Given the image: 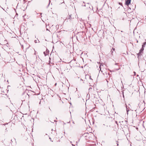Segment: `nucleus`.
<instances>
[{"mask_svg":"<svg viewBox=\"0 0 146 146\" xmlns=\"http://www.w3.org/2000/svg\"><path fill=\"white\" fill-rule=\"evenodd\" d=\"M131 0H126L125 1V5L127 6H128L131 3Z\"/></svg>","mask_w":146,"mask_h":146,"instance_id":"obj_1","label":"nucleus"},{"mask_svg":"<svg viewBox=\"0 0 146 146\" xmlns=\"http://www.w3.org/2000/svg\"><path fill=\"white\" fill-rule=\"evenodd\" d=\"M89 133H84V134H83V135L84 137H86V138H87V137H88V136H89Z\"/></svg>","mask_w":146,"mask_h":146,"instance_id":"obj_2","label":"nucleus"},{"mask_svg":"<svg viewBox=\"0 0 146 146\" xmlns=\"http://www.w3.org/2000/svg\"><path fill=\"white\" fill-rule=\"evenodd\" d=\"M49 50L48 49H46V51L44 52V54L45 56H46L49 54Z\"/></svg>","mask_w":146,"mask_h":146,"instance_id":"obj_3","label":"nucleus"},{"mask_svg":"<svg viewBox=\"0 0 146 146\" xmlns=\"http://www.w3.org/2000/svg\"><path fill=\"white\" fill-rule=\"evenodd\" d=\"M144 50V48L142 47L141 49L140 50H139V52L141 53Z\"/></svg>","mask_w":146,"mask_h":146,"instance_id":"obj_4","label":"nucleus"},{"mask_svg":"<svg viewBox=\"0 0 146 146\" xmlns=\"http://www.w3.org/2000/svg\"><path fill=\"white\" fill-rule=\"evenodd\" d=\"M108 127V125L106 126L104 124H103L102 125V127L103 128H106V127Z\"/></svg>","mask_w":146,"mask_h":146,"instance_id":"obj_5","label":"nucleus"},{"mask_svg":"<svg viewBox=\"0 0 146 146\" xmlns=\"http://www.w3.org/2000/svg\"><path fill=\"white\" fill-rule=\"evenodd\" d=\"M126 111L127 112V114H128V111H129V109H128L127 108V106L126 105Z\"/></svg>","mask_w":146,"mask_h":146,"instance_id":"obj_6","label":"nucleus"},{"mask_svg":"<svg viewBox=\"0 0 146 146\" xmlns=\"http://www.w3.org/2000/svg\"><path fill=\"white\" fill-rule=\"evenodd\" d=\"M74 121H73L72 124L70 125V126L72 127H74Z\"/></svg>","mask_w":146,"mask_h":146,"instance_id":"obj_7","label":"nucleus"},{"mask_svg":"<svg viewBox=\"0 0 146 146\" xmlns=\"http://www.w3.org/2000/svg\"><path fill=\"white\" fill-rule=\"evenodd\" d=\"M71 15H69L68 17H67V19H71Z\"/></svg>","mask_w":146,"mask_h":146,"instance_id":"obj_8","label":"nucleus"},{"mask_svg":"<svg viewBox=\"0 0 146 146\" xmlns=\"http://www.w3.org/2000/svg\"><path fill=\"white\" fill-rule=\"evenodd\" d=\"M141 54V52H139V53L137 54V55H138V56H139Z\"/></svg>","mask_w":146,"mask_h":146,"instance_id":"obj_9","label":"nucleus"},{"mask_svg":"<svg viewBox=\"0 0 146 146\" xmlns=\"http://www.w3.org/2000/svg\"><path fill=\"white\" fill-rule=\"evenodd\" d=\"M82 6H85V7L86 6V5L85 4V5H84V4H83V3L82 4Z\"/></svg>","mask_w":146,"mask_h":146,"instance_id":"obj_10","label":"nucleus"},{"mask_svg":"<svg viewBox=\"0 0 146 146\" xmlns=\"http://www.w3.org/2000/svg\"><path fill=\"white\" fill-rule=\"evenodd\" d=\"M49 4H48V6H47L48 7V6H49V5H50V0H49Z\"/></svg>","mask_w":146,"mask_h":146,"instance_id":"obj_11","label":"nucleus"},{"mask_svg":"<svg viewBox=\"0 0 146 146\" xmlns=\"http://www.w3.org/2000/svg\"><path fill=\"white\" fill-rule=\"evenodd\" d=\"M7 128H6L5 129V132H7Z\"/></svg>","mask_w":146,"mask_h":146,"instance_id":"obj_12","label":"nucleus"},{"mask_svg":"<svg viewBox=\"0 0 146 146\" xmlns=\"http://www.w3.org/2000/svg\"><path fill=\"white\" fill-rule=\"evenodd\" d=\"M37 40H35V43H37Z\"/></svg>","mask_w":146,"mask_h":146,"instance_id":"obj_13","label":"nucleus"},{"mask_svg":"<svg viewBox=\"0 0 146 146\" xmlns=\"http://www.w3.org/2000/svg\"><path fill=\"white\" fill-rule=\"evenodd\" d=\"M115 123H116L117 124V125H118V123H117V121H115Z\"/></svg>","mask_w":146,"mask_h":146,"instance_id":"obj_14","label":"nucleus"},{"mask_svg":"<svg viewBox=\"0 0 146 146\" xmlns=\"http://www.w3.org/2000/svg\"><path fill=\"white\" fill-rule=\"evenodd\" d=\"M112 49L113 50H115V49L114 48H112Z\"/></svg>","mask_w":146,"mask_h":146,"instance_id":"obj_15","label":"nucleus"},{"mask_svg":"<svg viewBox=\"0 0 146 146\" xmlns=\"http://www.w3.org/2000/svg\"><path fill=\"white\" fill-rule=\"evenodd\" d=\"M90 79H92V78H91V76H90Z\"/></svg>","mask_w":146,"mask_h":146,"instance_id":"obj_16","label":"nucleus"},{"mask_svg":"<svg viewBox=\"0 0 146 146\" xmlns=\"http://www.w3.org/2000/svg\"><path fill=\"white\" fill-rule=\"evenodd\" d=\"M101 65H100V66H99V67H100V69H101Z\"/></svg>","mask_w":146,"mask_h":146,"instance_id":"obj_17","label":"nucleus"},{"mask_svg":"<svg viewBox=\"0 0 146 146\" xmlns=\"http://www.w3.org/2000/svg\"><path fill=\"white\" fill-rule=\"evenodd\" d=\"M49 139H50V140H51V139L50 137L49 138ZM51 141H52V142H53V141H52L51 140Z\"/></svg>","mask_w":146,"mask_h":146,"instance_id":"obj_18","label":"nucleus"},{"mask_svg":"<svg viewBox=\"0 0 146 146\" xmlns=\"http://www.w3.org/2000/svg\"><path fill=\"white\" fill-rule=\"evenodd\" d=\"M89 25H90V27L91 26V25L90 24Z\"/></svg>","mask_w":146,"mask_h":146,"instance_id":"obj_19","label":"nucleus"},{"mask_svg":"<svg viewBox=\"0 0 146 146\" xmlns=\"http://www.w3.org/2000/svg\"><path fill=\"white\" fill-rule=\"evenodd\" d=\"M70 123V121H69V122H68V123Z\"/></svg>","mask_w":146,"mask_h":146,"instance_id":"obj_20","label":"nucleus"},{"mask_svg":"<svg viewBox=\"0 0 146 146\" xmlns=\"http://www.w3.org/2000/svg\"><path fill=\"white\" fill-rule=\"evenodd\" d=\"M117 63H115V65H117Z\"/></svg>","mask_w":146,"mask_h":146,"instance_id":"obj_21","label":"nucleus"},{"mask_svg":"<svg viewBox=\"0 0 146 146\" xmlns=\"http://www.w3.org/2000/svg\"><path fill=\"white\" fill-rule=\"evenodd\" d=\"M27 95H28V96L29 97V96L28 94H27Z\"/></svg>","mask_w":146,"mask_h":146,"instance_id":"obj_22","label":"nucleus"},{"mask_svg":"<svg viewBox=\"0 0 146 146\" xmlns=\"http://www.w3.org/2000/svg\"><path fill=\"white\" fill-rule=\"evenodd\" d=\"M72 146H75L74 145H73V144H72Z\"/></svg>","mask_w":146,"mask_h":146,"instance_id":"obj_23","label":"nucleus"},{"mask_svg":"<svg viewBox=\"0 0 146 146\" xmlns=\"http://www.w3.org/2000/svg\"><path fill=\"white\" fill-rule=\"evenodd\" d=\"M91 133V134H92V133H91H91Z\"/></svg>","mask_w":146,"mask_h":146,"instance_id":"obj_24","label":"nucleus"},{"mask_svg":"<svg viewBox=\"0 0 146 146\" xmlns=\"http://www.w3.org/2000/svg\"><path fill=\"white\" fill-rule=\"evenodd\" d=\"M40 15H42V13H40Z\"/></svg>","mask_w":146,"mask_h":146,"instance_id":"obj_25","label":"nucleus"},{"mask_svg":"<svg viewBox=\"0 0 146 146\" xmlns=\"http://www.w3.org/2000/svg\"><path fill=\"white\" fill-rule=\"evenodd\" d=\"M70 143H72V141H70Z\"/></svg>","mask_w":146,"mask_h":146,"instance_id":"obj_26","label":"nucleus"},{"mask_svg":"<svg viewBox=\"0 0 146 146\" xmlns=\"http://www.w3.org/2000/svg\"><path fill=\"white\" fill-rule=\"evenodd\" d=\"M56 85V83L55 84V85Z\"/></svg>","mask_w":146,"mask_h":146,"instance_id":"obj_27","label":"nucleus"},{"mask_svg":"<svg viewBox=\"0 0 146 146\" xmlns=\"http://www.w3.org/2000/svg\"><path fill=\"white\" fill-rule=\"evenodd\" d=\"M38 42H39V41L38 40Z\"/></svg>","mask_w":146,"mask_h":146,"instance_id":"obj_28","label":"nucleus"},{"mask_svg":"<svg viewBox=\"0 0 146 146\" xmlns=\"http://www.w3.org/2000/svg\"><path fill=\"white\" fill-rule=\"evenodd\" d=\"M49 59H51L50 58H49Z\"/></svg>","mask_w":146,"mask_h":146,"instance_id":"obj_29","label":"nucleus"}]
</instances>
